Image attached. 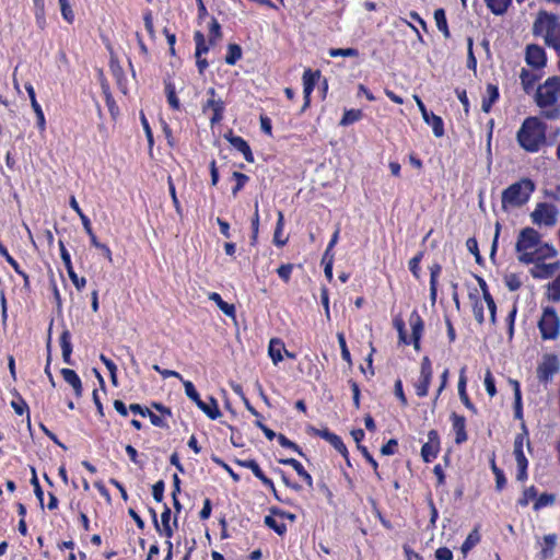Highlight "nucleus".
Segmentation results:
<instances>
[{
    "label": "nucleus",
    "mask_w": 560,
    "mask_h": 560,
    "mask_svg": "<svg viewBox=\"0 0 560 560\" xmlns=\"http://www.w3.org/2000/svg\"><path fill=\"white\" fill-rule=\"evenodd\" d=\"M316 434L329 442L345 458H347L348 450L338 435L327 429L317 430Z\"/></svg>",
    "instance_id": "obj_17"
},
{
    "label": "nucleus",
    "mask_w": 560,
    "mask_h": 560,
    "mask_svg": "<svg viewBox=\"0 0 560 560\" xmlns=\"http://www.w3.org/2000/svg\"><path fill=\"white\" fill-rule=\"evenodd\" d=\"M423 253L420 252L409 260V269L416 278H419V265L422 259Z\"/></svg>",
    "instance_id": "obj_59"
},
{
    "label": "nucleus",
    "mask_w": 560,
    "mask_h": 560,
    "mask_svg": "<svg viewBox=\"0 0 560 560\" xmlns=\"http://www.w3.org/2000/svg\"><path fill=\"white\" fill-rule=\"evenodd\" d=\"M539 244V233L533 228H525L518 234L515 249L520 255L523 253H533L532 249L535 250Z\"/></svg>",
    "instance_id": "obj_8"
},
{
    "label": "nucleus",
    "mask_w": 560,
    "mask_h": 560,
    "mask_svg": "<svg viewBox=\"0 0 560 560\" xmlns=\"http://www.w3.org/2000/svg\"><path fill=\"white\" fill-rule=\"evenodd\" d=\"M279 463L282 465L291 466L296 474L307 483L308 487L313 486L312 476L304 469L302 464L294 458H282L279 459Z\"/></svg>",
    "instance_id": "obj_23"
},
{
    "label": "nucleus",
    "mask_w": 560,
    "mask_h": 560,
    "mask_svg": "<svg viewBox=\"0 0 560 560\" xmlns=\"http://www.w3.org/2000/svg\"><path fill=\"white\" fill-rule=\"evenodd\" d=\"M25 90L27 91L32 108L34 109V112L36 114L37 126L40 129V131H44L45 127H46V120H45V116H44L43 109H42L40 105L36 101V95H35L34 88L32 86V84H26L25 85Z\"/></svg>",
    "instance_id": "obj_18"
},
{
    "label": "nucleus",
    "mask_w": 560,
    "mask_h": 560,
    "mask_svg": "<svg viewBox=\"0 0 560 560\" xmlns=\"http://www.w3.org/2000/svg\"><path fill=\"white\" fill-rule=\"evenodd\" d=\"M434 21H435V24H436V27H438L439 32L443 33V35H450V31H448V26H447V21H446L444 9H436L435 10V12H434Z\"/></svg>",
    "instance_id": "obj_31"
},
{
    "label": "nucleus",
    "mask_w": 560,
    "mask_h": 560,
    "mask_svg": "<svg viewBox=\"0 0 560 560\" xmlns=\"http://www.w3.org/2000/svg\"><path fill=\"white\" fill-rule=\"evenodd\" d=\"M265 524L269 527V528H272L277 534L279 535H282L285 533L287 530V526L281 523L279 524L272 516L270 515H267L265 517Z\"/></svg>",
    "instance_id": "obj_48"
},
{
    "label": "nucleus",
    "mask_w": 560,
    "mask_h": 560,
    "mask_svg": "<svg viewBox=\"0 0 560 560\" xmlns=\"http://www.w3.org/2000/svg\"><path fill=\"white\" fill-rule=\"evenodd\" d=\"M485 2L488 9L495 15L504 14L512 4V0H485Z\"/></svg>",
    "instance_id": "obj_28"
},
{
    "label": "nucleus",
    "mask_w": 560,
    "mask_h": 560,
    "mask_svg": "<svg viewBox=\"0 0 560 560\" xmlns=\"http://www.w3.org/2000/svg\"><path fill=\"white\" fill-rule=\"evenodd\" d=\"M498 98H499L498 86L493 85V84H488L487 85V97H483V100H482L481 109L485 113H489L492 104L495 103Z\"/></svg>",
    "instance_id": "obj_25"
},
{
    "label": "nucleus",
    "mask_w": 560,
    "mask_h": 560,
    "mask_svg": "<svg viewBox=\"0 0 560 560\" xmlns=\"http://www.w3.org/2000/svg\"><path fill=\"white\" fill-rule=\"evenodd\" d=\"M466 247L471 254H474L476 262L481 265L483 259L479 253L477 240L475 237H469L466 242Z\"/></svg>",
    "instance_id": "obj_42"
},
{
    "label": "nucleus",
    "mask_w": 560,
    "mask_h": 560,
    "mask_svg": "<svg viewBox=\"0 0 560 560\" xmlns=\"http://www.w3.org/2000/svg\"><path fill=\"white\" fill-rule=\"evenodd\" d=\"M320 79V71L312 69H306L303 73L302 80H303V96H304V104L301 108V113H304L311 104V94L314 90L315 84Z\"/></svg>",
    "instance_id": "obj_10"
},
{
    "label": "nucleus",
    "mask_w": 560,
    "mask_h": 560,
    "mask_svg": "<svg viewBox=\"0 0 560 560\" xmlns=\"http://www.w3.org/2000/svg\"><path fill=\"white\" fill-rule=\"evenodd\" d=\"M292 269H293V265H292V264L281 265V266L277 269V273H278V276H279L283 281L288 282V281L290 280Z\"/></svg>",
    "instance_id": "obj_61"
},
{
    "label": "nucleus",
    "mask_w": 560,
    "mask_h": 560,
    "mask_svg": "<svg viewBox=\"0 0 560 560\" xmlns=\"http://www.w3.org/2000/svg\"><path fill=\"white\" fill-rule=\"evenodd\" d=\"M0 254L5 258V260L12 266L16 273H22L18 261L9 254L5 246L0 242Z\"/></svg>",
    "instance_id": "obj_54"
},
{
    "label": "nucleus",
    "mask_w": 560,
    "mask_h": 560,
    "mask_svg": "<svg viewBox=\"0 0 560 560\" xmlns=\"http://www.w3.org/2000/svg\"><path fill=\"white\" fill-rule=\"evenodd\" d=\"M409 324L412 331V341L416 350H420V339L423 332L424 324L417 311H413L409 317Z\"/></svg>",
    "instance_id": "obj_14"
},
{
    "label": "nucleus",
    "mask_w": 560,
    "mask_h": 560,
    "mask_svg": "<svg viewBox=\"0 0 560 560\" xmlns=\"http://www.w3.org/2000/svg\"><path fill=\"white\" fill-rule=\"evenodd\" d=\"M60 373L63 380L73 388L74 395L81 397L83 392L82 382L75 371L65 368L61 369Z\"/></svg>",
    "instance_id": "obj_20"
},
{
    "label": "nucleus",
    "mask_w": 560,
    "mask_h": 560,
    "mask_svg": "<svg viewBox=\"0 0 560 560\" xmlns=\"http://www.w3.org/2000/svg\"><path fill=\"white\" fill-rule=\"evenodd\" d=\"M164 493V481L160 480L152 487V495L156 502H161L163 500Z\"/></svg>",
    "instance_id": "obj_63"
},
{
    "label": "nucleus",
    "mask_w": 560,
    "mask_h": 560,
    "mask_svg": "<svg viewBox=\"0 0 560 560\" xmlns=\"http://www.w3.org/2000/svg\"><path fill=\"white\" fill-rule=\"evenodd\" d=\"M232 176L236 180V185L232 189V194L235 197L238 194V191L244 187V185L248 182V176L240 172H234Z\"/></svg>",
    "instance_id": "obj_45"
},
{
    "label": "nucleus",
    "mask_w": 560,
    "mask_h": 560,
    "mask_svg": "<svg viewBox=\"0 0 560 560\" xmlns=\"http://www.w3.org/2000/svg\"><path fill=\"white\" fill-rule=\"evenodd\" d=\"M451 420L453 424V429L456 433L455 443L462 444L467 441L468 436L466 433V419L463 416L457 415L456 412H452Z\"/></svg>",
    "instance_id": "obj_16"
},
{
    "label": "nucleus",
    "mask_w": 560,
    "mask_h": 560,
    "mask_svg": "<svg viewBox=\"0 0 560 560\" xmlns=\"http://www.w3.org/2000/svg\"><path fill=\"white\" fill-rule=\"evenodd\" d=\"M520 79H521V83H522L524 92L526 94H530L535 89V84L538 81L539 75L537 73H535L534 71L523 68L521 71V74H520Z\"/></svg>",
    "instance_id": "obj_22"
},
{
    "label": "nucleus",
    "mask_w": 560,
    "mask_h": 560,
    "mask_svg": "<svg viewBox=\"0 0 560 560\" xmlns=\"http://www.w3.org/2000/svg\"><path fill=\"white\" fill-rule=\"evenodd\" d=\"M435 558L438 560H452L453 553L448 548L441 547L435 551Z\"/></svg>",
    "instance_id": "obj_64"
},
{
    "label": "nucleus",
    "mask_w": 560,
    "mask_h": 560,
    "mask_svg": "<svg viewBox=\"0 0 560 560\" xmlns=\"http://www.w3.org/2000/svg\"><path fill=\"white\" fill-rule=\"evenodd\" d=\"M210 405L205 401H198V408L202 410L210 419L215 420L221 417V411L218 407V402L213 397H210Z\"/></svg>",
    "instance_id": "obj_26"
},
{
    "label": "nucleus",
    "mask_w": 560,
    "mask_h": 560,
    "mask_svg": "<svg viewBox=\"0 0 560 560\" xmlns=\"http://www.w3.org/2000/svg\"><path fill=\"white\" fill-rule=\"evenodd\" d=\"M485 386H486V390L490 397H493L497 394L494 378L492 376V373L489 370L486 372V375H485Z\"/></svg>",
    "instance_id": "obj_55"
},
{
    "label": "nucleus",
    "mask_w": 560,
    "mask_h": 560,
    "mask_svg": "<svg viewBox=\"0 0 560 560\" xmlns=\"http://www.w3.org/2000/svg\"><path fill=\"white\" fill-rule=\"evenodd\" d=\"M557 249L551 244L540 242L533 253H523L522 255H518V260L528 265L552 258L557 256Z\"/></svg>",
    "instance_id": "obj_9"
},
{
    "label": "nucleus",
    "mask_w": 560,
    "mask_h": 560,
    "mask_svg": "<svg viewBox=\"0 0 560 560\" xmlns=\"http://www.w3.org/2000/svg\"><path fill=\"white\" fill-rule=\"evenodd\" d=\"M70 340H71V334L68 329H65L60 336V347H61L62 354L71 355L72 345H71Z\"/></svg>",
    "instance_id": "obj_37"
},
{
    "label": "nucleus",
    "mask_w": 560,
    "mask_h": 560,
    "mask_svg": "<svg viewBox=\"0 0 560 560\" xmlns=\"http://www.w3.org/2000/svg\"><path fill=\"white\" fill-rule=\"evenodd\" d=\"M480 540V535L478 533V529L475 528L465 539V541L462 545V552L464 556H466Z\"/></svg>",
    "instance_id": "obj_30"
},
{
    "label": "nucleus",
    "mask_w": 560,
    "mask_h": 560,
    "mask_svg": "<svg viewBox=\"0 0 560 560\" xmlns=\"http://www.w3.org/2000/svg\"><path fill=\"white\" fill-rule=\"evenodd\" d=\"M329 55L331 57H353L358 55V51L353 48H331Z\"/></svg>",
    "instance_id": "obj_52"
},
{
    "label": "nucleus",
    "mask_w": 560,
    "mask_h": 560,
    "mask_svg": "<svg viewBox=\"0 0 560 560\" xmlns=\"http://www.w3.org/2000/svg\"><path fill=\"white\" fill-rule=\"evenodd\" d=\"M534 35H560L558 16L540 11L533 25Z\"/></svg>",
    "instance_id": "obj_5"
},
{
    "label": "nucleus",
    "mask_w": 560,
    "mask_h": 560,
    "mask_svg": "<svg viewBox=\"0 0 560 560\" xmlns=\"http://www.w3.org/2000/svg\"><path fill=\"white\" fill-rule=\"evenodd\" d=\"M522 429H523V433L517 434L514 440L513 453H514L516 463L527 462L524 451H523V447H524L525 443L527 444L528 447L530 446V443L528 440V433H527L524 422L522 423Z\"/></svg>",
    "instance_id": "obj_15"
},
{
    "label": "nucleus",
    "mask_w": 560,
    "mask_h": 560,
    "mask_svg": "<svg viewBox=\"0 0 560 560\" xmlns=\"http://www.w3.org/2000/svg\"><path fill=\"white\" fill-rule=\"evenodd\" d=\"M242 58V48L236 44H230L225 62L228 65H235Z\"/></svg>",
    "instance_id": "obj_34"
},
{
    "label": "nucleus",
    "mask_w": 560,
    "mask_h": 560,
    "mask_svg": "<svg viewBox=\"0 0 560 560\" xmlns=\"http://www.w3.org/2000/svg\"><path fill=\"white\" fill-rule=\"evenodd\" d=\"M252 471L265 486L269 487L272 490L275 497L279 500V497L277 494V491H276V488H275V485H273L272 480L269 479L264 474V471L261 470V468L259 467L258 464H256V466L253 467Z\"/></svg>",
    "instance_id": "obj_35"
},
{
    "label": "nucleus",
    "mask_w": 560,
    "mask_h": 560,
    "mask_svg": "<svg viewBox=\"0 0 560 560\" xmlns=\"http://www.w3.org/2000/svg\"><path fill=\"white\" fill-rule=\"evenodd\" d=\"M282 351H284L283 341L278 338H272L269 342L268 353L273 364L277 365L280 361H282Z\"/></svg>",
    "instance_id": "obj_24"
},
{
    "label": "nucleus",
    "mask_w": 560,
    "mask_h": 560,
    "mask_svg": "<svg viewBox=\"0 0 560 560\" xmlns=\"http://www.w3.org/2000/svg\"><path fill=\"white\" fill-rule=\"evenodd\" d=\"M278 439V442L281 446L283 447H288V448H291L293 451H295L299 455L303 456V452L302 450L299 447L298 444H295L294 442L290 441L287 436H284L283 434H278L277 436Z\"/></svg>",
    "instance_id": "obj_50"
},
{
    "label": "nucleus",
    "mask_w": 560,
    "mask_h": 560,
    "mask_svg": "<svg viewBox=\"0 0 560 560\" xmlns=\"http://www.w3.org/2000/svg\"><path fill=\"white\" fill-rule=\"evenodd\" d=\"M209 300L217 303L218 307L230 317H235V306L233 304H229L222 300L221 295L217 292H212L209 294Z\"/></svg>",
    "instance_id": "obj_27"
},
{
    "label": "nucleus",
    "mask_w": 560,
    "mask_h": 560,
    "mask_svg": "<svg viewBox=\"0 0 560 560\" xmlns=\"http://www.w3.org/2000/svg\"><path fill=\"white\" fill-rule=\"evenodd\" d=\"M505 285L510 291H516L521 288L522 282L516 275L511 273L505 277Z\"/></svg>",
    "instance_id": "obj_58"
},
{
    "label": "nucleus",
    "mask_w": 560,
    "mask_h": 560,
    "mask_svg": "<svg viewBox=\"0 0 560 560\" xmlns=\"http://www.w3.org/2000/svg\"><path fill=\"white\" fill-rule=\"evenodd\" d=\"M183 385L185 388V393L188 396L189 399H191L196 405H198V401H201V398L196 390L194 384L190 381H183Z\"/></svg>",
    "instance_id": "obj_41"
},
{
    "label": "nucleus",
    "mask_w": 560,
    "mask_h": 560,
    "mask_svg": "<svg viewBox=\"0 0 560 560\" xmlns=\"http://www.w3.org/2000/svg\"><path fill=\"white\" fill-rule=\"evenodd\" d=\"M536 105L540 108V116L548 120L560 118V77L548 78L538 85L534 96Z\"/></svg>",
    "instance_id": "obj_1"
},
{
    "label": "nucleus",
    "mask_w": 560,
    "mask_h": 560,
    "mask_svg": "<svg viewBox=\"0 0 560 560\" xmlns=\"http://www.w3.org/2000/svg\"><path fill=\"white\" fill-rule=\"evenodd\" d=\"M544 541L546 544V548H542L540 551L541 559H549L552 556V549L556 546L557 542V535L556 534H549L544 536Z\"/></svg>",
    "instance_id": "obj_33"
},
{
    "label": "nucleus",
    "mask_w": 560,
    "mask_h": 560,
    "mask_svg": "<svg viewBox=\"0 0 560 560\" xmlns=\"http://www.w3.org/2000/svg\"><path fill=\"white\" fill-rule=\"evenodd\" d=\"M208 94L210 95V98H208L206 108H211L213 112H219L224 109L223 102L221 100H215V91L213 88L208 90Z\"/></svg>",
    "instance_id": "obj_39"
},
{
    "label": "nucleus",
    "mask_w": 560,
    "mask_h": 560,
    "mask_svg": "<svg viewBox=\"0 0 560 560\" xmlns=\"http://www.w3.org/2000/svg\"><path fill=\"white\" fill-rule=\"evenodd\" d=\"M226 139L231 145L240 152L244 151L248 147V143L242 137L230 135L226 137Z\"/></svg>",
    "instance_id": "obj_51"
},
{
    "label": "nucleus",
    "mask_w": 560,
    "mask_h": 560,
    "mask_svg": "<svg viewBox=\"0 0 560 560\" xmlns=\"http://www.w3.org/2000/svg\"><path fill=\"white\" fill-rule=\"evenodd\" d=\"M547 125L538 117H527L517 131L518 144L527 152H537L546 142Z\"/></svg>",
    "instance_id": "obj_2"
},
{
    "label": "nucleus",
    "mask_w": 560,
    "mask_h": 560,
    "mask_svg": "<svg viewBox=\"0 0 560 560\" xmlns=\"http://www.w3.org/2000/svg\"><path fill=\"white\" fill-rule=\"evenodd\" d=\"M109 67H110L112 74L116 80L118 89L124 94H127L128 88H127V81L125 79V73H124L122 67L119 65V62L113 56L110 58Z\"/></svg>",
    "instance_id": "obj_19"
},
{
    "label": "nucleus",
    "mask_w": 560,
    "mask_h": 560,
    "mask_svg": "<svg viewBox=\"0 0 560 560\" xmlns=\"http://www.w3.org/2000/svg\"><path fill=\"white\" fill-rule=\"evenodd\" d=\"M425 124L432 127L433 133L436 138H441L444 136V124L440 116H436L433 113H429V119Z\"/></svg>",
    "instance_id": "obj_29"
},
{
    "label": "nucleus",
    "mask_w": 560,
    "mask_h": 560,
    "mask_svg": "<svg viewBox=\"0 0 560 560\" xmlns=\"http://www.w3.org/2000/svg\"><path fill=\"white\" fill-rule=\"evenodd\" d=\"M542 339H556L559 335L560 319L553 307H545L538 322Z\"/></svg>",
    "instance_id": "obj_4"
},
{
    "label": "nucleus",
    "mask_w": 560,
    "mask_h": 560,
    "mask_svg": "<svg viewBox=\"0 0 560 560\" xmlns=\"http://www.w3.org/2000/svg\"><path fill=\"white\" fill-rule=\"evenodd\" d=\"M431 378H432V376L420 375V378L416 384V393L419 397L427 396L429 386L431 383Z\"/></svg>",
    "instance_id": "obj_36"
},
{
    "label": "nucleus",
    "mask_w": 560,
    "mask_h": 560,
    "mask_svg": "<svg viewBox=\"0 0 560 560\" xmlns=\"http://www.w3.org/2000/svg\"><path fill=\"white\" fill-rule=\"evenodd\" d=\"M362 118L361 109H347L340 120V126H349Z\"/></svg>",
    "instance_id": "obj_32"
},
{
    "label": "nucleus",
    "mask_w": 560,
    "mask_h": 560,
    "mask_svg": "<svg viewBox=\"0 0 560 560\" xmlns=\"http://www.w3.org/2000/svg\"><path fill=\"white\" fill-rule=\"evenodd\" d=\"M535 183L529 178H522L513 183L502 191V209L508 211L511 208L523 207L535 190Z\"/></svg>",
    "instance_id": "obj_3"
},
{
    "label": "nucleus",
    "mask_w": 560,
    "mask_h": 560,
    "mask_svg": "<svg viewBox=\"0 0 560 560\" xmlns=\"http://www.w3.org/2000/svg\"><path fill=\"white\" fill-rule=\"evenodd\" d=\"M491 468H492L493 474L495 475V488H497V490L501 491L506 483L504 474L500 468L497 467L494 460H492V463H491Z\"/></svg>",
    "instance_id": "obj_43"
},
{
    "label": "nucleus",
    "mask_w": 560,
    "mask_h": 560,
    "mask_svg": "<svg viewBox=\"0 0 560 560\" xmlns=\"http://www.w3.org/2000/svg\"><path fill=\"white\" fill-rule=\"evenodd\" d=\"M472 37H468V56H467V68L476 71L477 68V59L472 51Z\"/></svg>",
    "instance_id": "obj_57"
},
{
    "label": "nucleus",
    "mask_w": 560,
    "mask_h": 560,
    "mask_svg": "<svg viewBox=\"0 0 560 560\" xmlns=\"http://www.w3.org/2000/svg\"><path fill=\"white\" fill-rule=\"evenodd\" d=\"M31 483L34 487V493H35L36 498L38 499L40 506L43 508L44 506V492L39 485L37 476H33L31 478Z\"/></svg>",
    "instance_id": "obj_60"
},
{
    "label": "nucleus",
    "mask_w": 560,
    "mask_h": 560,
    "mask_svg": "<svg viewBox=\"0 0 560 560\" xmlns=\"http://www.w3.org/2000/svg\"><path fill=\"white\" fill-rule=\"evenodd\" d=\"M555 502V497L552 494L542 493L540 494L535 503H534V510L538 511L539 509L550 505Z\"/></svg>",
    "instance_id": "obj_46"
},
{
    "label": "nucleus",
    "mask_w": 560,
    "mask_h": 560,
    "mask_svg": "<svg viewBox=\"0 0 560 560\" xmlns=\"http://www.w3.org/2000/svg\"><path fill=\"white\" fill-rule=\"evenodd\" d=\"M165 93L167 96V102L170 106L174 109H179V100L176 96L175 88L172 83L165 84Z\"/></svg>",
    "instance_id": "obj_40"
},
{
    "label": "nucleus",
    "mask_w": 560,
    "mask_h": 560,
    "mask_svg": "<svg viewBox=\"0 0 560 560\" xmlns=\"http://www.w3.org/2000/svg\"><path fill=\"white\" fill-rule=\"evenodd\" d=\"M534 264L536 265L535 268L532 270V276L534 278H549L559 268L558 262L545 264L544 261H539Z\"/></svg>",
    "instance_id": "obj_21"
},
{
    "label": "nucleus",
    "mask_w": 560,
    "mask_h": 560,
    "mask_svg": "<svg viewBox=\"0 0 560 560\" xmlns=\"http://www.w3.org/2000/svg\"><path fill=\"white\" fill-rule=\"evenodd\" d=\"M550 299L560 301V275L549 284Z\"/></svg>",
    "instance_id": "obj_56"
},
{
    "label": "nucleus",
    "mask_w": 560,
    "mask_h": 560,
    "mask_svg": "<svg viewBox=\"0 0 560 560\" xmlns=\"http://www.w3.org/2000/svg\"><path fill=\"white\" fill-rule=\"evenodd\" d=\"M440 450L439 433L435 430H431L428 433V442L423 444L421 448V456L425 463L432 462Z\"/></svg>",
    "instance_id": "obj_12"
},
{
    "label": "nucleus",
    "mask_w": 560,
    "mask_h": 560,
    "mask_svg": "<svg viewBox=\"0 0 560 560\" xmlns=\"http://www.w3.org/2000/svg\"><path fill=\"white\" fill-rule=\"evenodd\" d=\"M559 210L555 205L539 202L530 213V219L533 223L537 225L555 226Z\"/></svg>",
    "instance_id": "obj_6"
},
{
    "label": "nucleus",
    "mask_w": 560,
    "mask_h": 560,
    "mask_svg": "<svg viewBox=\"0 0 560 560\" xmlns=\"http://www.w3.org/2000/svg\"><path fill=\"white\" fill-rule=\"evenodd\" d=\"M537 495V491L534 486L524 490L523 495L518 499L517 503L521 506L528 505L529 501L535 499Z\"/></svg>",
    "instance_id": "obj_47"
},
{
    "label": "nucleus",
    "mask_w": 560,
    "mask_h": 560,
    "mask_svg": "<svg viewBox=\"0 0 560 560\" xmlns=\"http://www.w3.org/2000/svg\"><path fill=\"white\" fill-rule=\"evenodd\" d=\"M526 62L534 68H541L546 65L545 50L537 45H528L526 49Z\"/></svg>",
    "instance_id": "obj_13"
},
{
    "label": "nucleus",
    "mask_w": 560,
    "mask_h": 560,
    "mask_svg": "<svg viewBox=\"0 0 560 560\" xmlns=\"http://www.w3.org/2000/svg\"><path fill=\"white\" fill-rule=\"evenodd\" d=\"M337 338H338V342H339V346H340L342 359L345 361H347L349 365H351L352 364L351 354H350V351H349V349L347 347L345 335L342 332H338L337 334Z\"/></svg>",
    "instance_id": "obj_44"
},
{
    "label": "nucleus",
    "mask_w": 560,
    "mask_h": 560,
    "mask_svg": "<svg viewBox=\"0 0 560 560\" xmlns=\"http://www.w3.org/2000/svg\"><path fill=\"white\" fill-rule=\"evenodd\" d=\"M59 247H60V256H61L62 262L67 269L70 280L72 281V283L79 291L82 290L86 284L85 278H79L78 275L74 272V267H72L70 254L66 249L62 241H59Z\"/></svg>",
    "instance_id": "obj_11"
},
{
    "label": "nucleus",
    "mask_w": 560,
    "mask_h": 560,
    "mask_svg": "<svg viewBox=\"0 0 560 560\" xmlns=\"http://www.w3.org/2000/svg\"><path fill=\"white\" fill-rule=\"evenodd\" d=\"M90 240H91V244L94 247L101 249L103 255L108 259L109 262H112L113 258H112V252H110L109 247L107 245H105V244L100 243L95 235H92L90 237Z\"/></svg>",
    "instance_id": "obj_53"
},
{
    "label": "nucleus",
    "mask_w": 560,
    "mask_h": 560,
    "mask_svg": "<svg viewBox=\"0 0 560 560\" xmlns=\"http://www.w3.org/2000/svg\"><path fill=\"white\" fill-rule=\"evenodd\" d=\"M14 396L18 400L11 401V407L14 409L15 413L22 416L24 412H28L27 404L16 390H14Z\"/></svg>",
    "instance_id": "obj_38"
},
{
    "label": "nucleus",
    "mask_w": 560,
    "mask_h": 560,
    "mask_svg": "<svg viewBox=\"0 0 560 560\" xmlns=\"http://www.w3.org/2000/svg\"><path fill=\"white\" fill-rule=\"evenodd\" d=\"M560 370V362L556 354L547 353L542 355L541 362L537 366V378L540 383H549L553 375Z\"/></svg>",
    "instance_id": "obj_7"
},
{
    "label": "nucleus",
    "mask_w": 560,
    "mask_h": 560,
    "mask_svg": "<svg viewBox=\"0 0 560 560\" xmlns=\"http://www.w3.org/2000/svg\"><path fill=\"white\" fill-rule=\"evenodd\" d=\"M358 450L362 453V455L365 457V459L372 465L373 470L378 479H381V475L378 472V465L377 462L373 458V456L370 454L368 448L363 445H358Z\"/></svg>",
    "instance_id": "obj_49"
},
{
    "label": "nucleus",
    "mask_w": 560,
    "mask_h": 560,
    "mask_svg": "<svg viewBox=\"0 0 560 560\" xmlns=\"http://www.w3.org/2000/svg\"><path fill=\"white\" fill-rule=\"evenodd\" d=\"M210 44H212L211 39L208 44L205 37H197L195 56H202V54H206L209 50Z\"/></svg>",
    "instance_id": "obj_62"
}]
</instances>
